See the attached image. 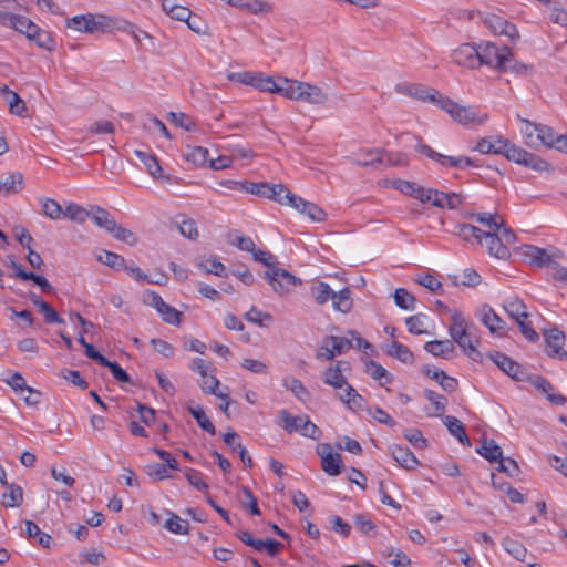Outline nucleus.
I'll use <instances>...</instances> for the list:
<instances>
[{
	"label": "nucleus",
	"instance_id": "nucleus-1",
	"mask_svg": "<svg viewBox=\"0 0 567 567\" xmlns=\"http://www.w3.org/2000/svg\"><path fill=\"white\" fill-rule=\"evenodd\" d=\"M66 28L84 33L107 32L115 27L112 18L103 14H79L66 19Z\"/></svg>",
	"mask_w": 567,
	"mask_h": 567
},
{
	"label": "nucleus",
	"instance_id": "nucleus-2",
	"mask_svg": "<svg viewBox=\"0 0 567 567\" xmlns=\"http://www.w3.org/2000/svg\"><path fill=\"white\" fill-rule=\"evenodd\" d=\"M480 66L487 65L501 72H507V63L511 62L512 51L507 47L498 48L496 44L486 42L478 45Z\"/></svg>",
	"mask_w": 567,
	"mask_h": 567
},
{
	"label": "nucleus",
	"instance_id": "nucleus-3",
	"mask_svg": "<svg viewBox=\"0 0 567 567\" xmlns=\"http://www.w3.org/2000/svg\"><path fill=\"white\" fill-rule=\"evenodd\" d=\"M439 107L444 110L455 122L462 125H481L488 118L487 114L480 115L473 107L460 105L447 96L441 100Z\"/></svg>",
	"mask_w": 567,
	"mask_h": 567
},
{
	"label": "nucleus",
	"instance_id": "nucleus-4",
	"mask_svg": "<svg viewBox=\"0 0 567 567\" xmlns=\"http://www.w3.org/2000/svg\"><path fill=\"white\" fill-rule=\"evenodd\" d=\"M240 190L275 200L280 205L287 203V196L290 194L289 188L284 184L271 183H245L240 184Z\"/></svg>",
	"mask_w": 567,
	"mask_h": 567
},
{
	"label": "nucleus",
	"instance_id": "nucleus-5",
	"mask_svg": "<svg viewBox=\"0 0 567 567\" xmlns=\"http://www.w3.org/2000/svg\"><path fill=\"white\" fill-rule=\"evenodd\" d=\"M264 277L271 286L272 290L279 296H285L295 287L301 285L300 278L296 277L288 270L279 268L278 266L266 269Z\"/></svg>",
	"mask_w": 567,
	"mask_h": 567
},
{
	"label": "nucleus",
	"instance_id": "nucleus-6",
	"mask_svg": "<svg viewBox=\"0 0 567 567\" xmlns=\"http://www.w3.org/2000/svg\"><path fill=\"white\" fill-rule=\"evenodd\" d=\"M395 92L399 94L411 96L424 103H432L440 106L443 95L435 89L425 86L420 83L401 82L395 84Z\"/></svg>",
	"mask_w": 567,
	"mask_h": 567
},
{
	"label": "nucleus",
	"instance_id": "nucleus-7",
	"mask_svg": "<svg viewBox=\"0 0 567 567\" xmlns=\"http://www.w3.org/2000/svg\"><path fill=\"white\" fill-rule=\"evenodd\" d=\"M144 303H148L153 307L166 323L173 326L181 324L183 313L166 303L162 297L153 290H144Z\"/></svg>",
	"mask_w": 567,
	"mask_h": 567
},
{
	"label": "nucleus",
	"instance_id": "nucleus-8",
	"mask_svg": "<svg viewBox=\"0 0 567 567\" xmlns=\"http://www.w3.org/2000/svg\"><path fill=\"white\" fill-rule=\"evenodd\" d=\"M415 150L426 157L439 162L444 167L463 168L465 166L474 165L473 159L467 156H447L434 151L426 144L419 143L416 144Z\"/></svg>",
	"mask_w": 567,
	"mask_h": 567
},
{
	"label": "nucleus",
	"instance_id": "nucleus-9",
	"mask_svg": "<svg viewBox=\"0 0 567 567\" xmlns=\"http://www.w3.org/2000/svg\"><path fill=\"white\" fill-rule=\"evenodd\" d=\"M285 206L295 208L299 213L308 216L312 221H323L327 217L324 210L317 204L307 202L291 192L287 196V203Z\"/></svg>",
	"mask_w": 567,
	"mask_h": 567
},
{
	"label": "nucleus",
	"instance_id": "nucleus-10",
	"mask_svg": "<svg viewBox=\"0 0 567 567\" xmlns=\"http://www.w3.org/2000/svg\"><path fill=\"white\" fill-rule=\"evenodd\" d=\"M317 453L321 457V467L330 476L341 473L342 460L339 453H334L329 443H320Z\"/></svg>",
	"mask_w": 567,
	"mask_h": 567
},
{
	"label": "nucleus",
	"instance_id": "nucleus-11",
	"mask_svg": "<svg viewBox=\"0 0 567 567\" xmlns=\"http://www.w3.org/2000/svg\"><path fill=\"white\" fill-rule=\"evenodd\" d=\"M478 56V45L470 43L462 44L452 52L453 62L468 69L480 68Z\"/></svg>",
	"mask_w": 567,
	"mask_h": 567
},
{
	"label": "nucleus",
	"instance_id": "nucleus-12",
	"mask_svg": "<svg viewBox=\"0 0 567 567\" xmlns=\"http://www.w3.org/2000/svg\"><path fill=\"white\" fill-rule=\"evenodd\" d=\"M484 23L495 34L506 35L512 40L519 37L518 30L513 23L496 14H487Z\"/></svg>",
	"mask_w": 567,
	"mask_h": 567
},
{
	"label": "nucleus",
	"instance_id": "nucleus-13",
	"mask_svg": "<svg viewBox=\"0 0 567 567\" xmlns=\"http://www.w3.org/2000/svg\"><path fill=\"white\" fill-rule=\"evenodd\" d=\"M488 357L507 375L515 380H522L523 368L519 363L498 351L489 353Z\"/></svg>",
	"mask_w": 567,
	"mask_h": 567
},
{
	"label": "nucleus",
	"instance_id": "nucleus-14",
	"mask_svg": "<svg viewBox=\"0 0 567 567\" xmlns=\"http://www.w3.org/2000/svg\"><path fill=\"white\" fill-rule=\"evenodd\" d=\"M480 321L486 326L492 334H504L505 321L487 305L480 310Z\"/></svg>",
	"mask_w": 567,
	"mask_h": 567
},
{
	"label": "nucleus",
	"instance_id": "nucleus-15",
	"mask_svg": "<svg viewBox=\"0 0 567 567\" xmlns=\"http://www.w3.org/2000/svg\"><path fill=\"white\" fill-rule=\"evenodd\" d=\"M545 341L547 344L546 352L549 357H558L561 359V353L565 351L561 350L565 343V333L560 331L558 328H551L544 331Z\"/></svg>",
	"mask_w": 567,
	"mask_h": 567
},
{
	"label": "nucleus",
	"instance_id": "nucleus-16",
	"mask_svg": "<svg viewBox=\"0 0 567 567\" xmlns=\"http://www.w3.org/2000/svg\"><path fill=\"white\" fill-rule=\"evenodd\" d=\"M383 151L380 148H371L355 153L350 159L353 164L362 167H377L383 164Z\"/></svg>",
	"mask_w": 567,
	"mask_h": 567
},
{
	"label": "nucleus",
	"instance_id": "nucleus-17",
	"mask_svg": "<svg viewBox=\"0 0 567 567\" xmlns=\"http://www.w3.org/2000/svg\"><path fill=\"white\" fill-rule=\"evenodd\" d=\"M483 241L485 243L489 255L498 258L506 259L509 257L508 248L498 238L497 231H484Z\"/></svg>",
	"mask_w": 567,
	"mask_h": 567
},
{
	"label": "nucleus",
	"instance_id": "nucleus-18",
	"mask_svg": "<svg viewBox=\"0 0 567 567\" xmlns=\"http://www.w3.org/2000/svg\"><path fill=\"white\" fill-rule=\"evenodd\" d=\"M172 225L178 229L182 236L190 240H196L199 236L195 220L187 215H176L172 220Z\"/></svg>",
	"mask_w": 567,
	"mask_h": 567
},
{
	"label": "nucleus",
	"instance_id": "nucleus-19",
	"mask_svg": "<svg viewBox=\"0 0 567 567\" xmlns=\"http://www.w3.org/2000/svg\"><path fill=\"white\" fill-rule=\"evenodd\" d=\"M23 188V176L19 172L8 173L0 179V195L18 194Z\"/></svg>",
	"mask_w": 567,
	"mask_h": 567
},
{
	"label": "nucleus",
	"instance_id": "nucleus-20",
	"mask_svg": "<svg viewBox=\"0 0 567 567\" xmlns=\"http://www.w3.org/2000/svg\"><path fill=\"white\" fill-rule=\"evenodd\" d=\"M505 146H507V140L502 136L483 137L477 142L475 150L482 154L503 155Z\"/></svg>",
	"mask_w": 567,
	"mask_h": 567
},
{
	"label": "nucleus",
	"instance_id": "nucleus-21",
	"mask_svg": "<svg viewBox=\"0 0 567 567\" xmlns=\"http://www.w3.org/2000/svg\"><path fill=\"white\" fill-rule=\"evenodd\" d=\"M390 452L392 457L405 470H414L420 464L419 460L408 447L392 445Z\"/></svg>",
	"mask_w": 567,
	"mask_h": 567
},
{
	"label": "nucleus",
	"instance_id": "nucleus-22",
	"mask_svg": "<svg viewBox=\"0 0 567 567\" xmlns=\"http://www.w3.org/2000/svg\"><path fill=\"white\" fill-rule=\"evenodd\" d=\"M89 218H91L97 227L103 228L109 234L114 230V227L117 224L114 217L106 209L100 206L91 207Z\"/></svg>",
	"mask_w": 567,
	"mask_h": 567
},
{
	"label": "nucleus",
	"instance_id": "nucleus-23",
	"mask_svg": "<svg viewBox=\"0 0 567 567\" xmlns=\"http://www.w3.org/2000/svg\"><path fill=\"white\" fill-rule=\"evenodd\" d=\"M524 256L529 260L532 265L537 267H545L556 264L545 249L532 245H526L524 247Z\"/></svg>",
	"mask_w": 567,
	"mask_h": 567
},
{
	"label": "nucleus",
	"instance_id": "nucleus-24",
	"mask_svg": "<svg viewBox=\"0 0 567 567\" xmlns=\"http://www.w3.org/2000/svg\"><path fill=\"white\" fill-rule=\"evenodd\" d=\"M343 361H338L336 364L330 365L322 372V381L323 383L334 388L342 389L344 384H347V379L342 374L341 364Z\"/></svg>",
	"mask_w": 567,
	"mask_h": 567
},
{
	"label": "nucleus",
	"instance_id": "nucleus-25",
	"mask_svg": "<svg viewBox=\"0 0 567 567\" xmlns=\"http://www.w3.org/2000/svg\"><path fill=\"white\" fill-rule=\"evenodd\" d=\"M303 83L305 82L298 80L282 78L280 79L279 90L277 94H280L289 100L301 101Z\"/></svg>",
	"mask_w": 567,
	"mask_h": 567
},
{
	"label": "nucleus",
	"instance_id": "nucleus-26",
	"mask_svg": "<svg viewBox=\"0 0 567 567\" xmlns=\"http://www.w3.org/2000/svg\"><path fill=\"white\" fill-rule=\"evenodd\" d=\"M530 383L542 393L547 395L548 401L553 404H564L567 399L561 394H553L550 391L554 389L553 384L542 375H535L529 379Z\"/></svg>",
	"mask_w": 567,
	"mask_h": 567
},
{
	"label": "nucleus",
	"instance_id": "nucleus-27",
	"mask_svg": "<svg viewBox=\"0 0 567 567\" xmlns=\"http://www.w3.org/2000/svg\"><path fill=\"white\" fill-rule=\"evenodd\" d=\"M443 423L451 435L456 437L463 445L471 446V441L465 432L464 425L457 417L446 415L443 417Z\"/></svg>",
	"mask_w": 567,
	"mask_h": 567
},
{
	"label": "nucleus",
	"instance_id": "nucleus-28",
	"mask_svg": "<svg viewBox=\"0 0 567 567\" xmlns=\"http://www.w3.org/2000/svg\"><path fill=\"white\" fill-rule=\"evenodd\" d=\"M163 10L174 20L185 22L192 18V11L185 6L177 4L175 0H161Z\"/></svg>",
	"mask_w": 567,
	"mask_h": 567
},
{
	"label": "nucleus",
	"instance_id": "nucleus-29",
	"mask_svg": "<svg viewBox=\"0 0 567 567\" xmlns=\"http://www.w3.org/2000/svg\"><path fill=\"white\" fill-rule=\"evenodd\" d=\"M424 349L434 357L446 359L454 351V344L451 340H432L424 344Z\"/></svg>",
	"mask_w": 567,
	"mask_h": 567
},
{
	"label": "nucleus",
	"instance_id": "nucleus-30",
	"mask_svg": "<svg viewBox=\"0 0 567 567\" xmlns=\"http://www.w3.org/2000/svg\"><path fill=\"white\" fill-rule=\"evenodd\" d=\"M327 100L328 95L321 90V87L307 82L303 83L301 102L309 104H323Z\"/></svg>",
	"mask_w": 567,
	"mask_h": 567
},
{
	"label": "nucleus",
	"instance_id": "nucleus-31",
	"mask_svg": "<svg viewBox=\"0 0 567 567\" xmlns=\"http://www.w3.org/2000/svg\"><path fill=\"white\" fill-rule=\"evenodd\" d=\"M503 308L506 311V313L516 322H518V320L522 321L529 317L526 305L523 302V300L518 298L508 299L504 303Z\"/></svg>",
	"mask_w": 567,
	"mask_h": 567
},
{
	"label": "nucleus",
	"instance_id": "nucleus-32",
	"mask_svg": "<svg viewBox=\"0 0 567 567\" xmlns=\"http://www.w3.org/2000/svg\"><path fill=\"white\" fill-rule=\"evenodd\" d=\"M332 307L334 310L340 311L342 313H348L351 311L353 301L351 298V291L349 288H343L338 292L333 291L332 296Z\"/></svg>",
	"mask_w": 567,
	"mask_h": 567
},
{
	"label": "nucleus",
	"instance_id": "nucleus-33",
	"mask_svg": "<svg viewBox=\"0 0 567 567\" xmlns=\"http://www.w3.org/2000/svg\"><path fill=\"white\" fill-rule=\"evenodd\" d=\"M476 452L491 463L503 457L502 447L494 440H484L481 446L476 449Z\"/></svg>",
	"mask_w": 567,
	"mask_h": 567
},
{
	"label": "nucleus",
	"instance_id": "nucleus-34",
	"mask_svg": "<svg viewBox=\"0 0 567 567\" xmlns=\"http://www.w3.org/2000/svg\"><path fill=\"white\" fill-rule=\"evenodd\" d=\"M386 353L403 363H413L414 361L413 352L406 346L395 340L388 344Z\"/></svg>",
	"mask_w": 567,
	"mask_h": 567
},
{
	"label": "nucleus",
	"instance_id": "nucleus-35",
	"mask_svg": "<svg viewBox=\"0 0 567 567\" xmlns=\"http://www.w3.org/2000/svg\"><path fill=\"white\" fill-rule=\"evenodd\" d=\"M280 421H278V425L281 426L287 433L291 434L295 432H299L302 425L303 415H291L288 411L281 410L279 411Z\"/></svg>",
	"mask_w": 567,
	"mask_h": 567
},
{
	"label": "nucleus",
	"instance_id": "nucleus-36",
	"mask_svg": "<svg viewBox=\"0 0 567 567\" xmlns=\"http://www.w3.org/2000/svg\"><path fill=\"white\" fill-rule=\"evenodd\" d=\"M38 27L39 25L32 22L29 18L21 14L14 16L11 25L16 31L24 34L28 40H31V38L34 37V32H37Z\"/></svg>",
	"mask_w": 567,
	"mask_h": 567
},
{
	"label": "nucleus",
	"instance_id": "nucleus-37",
	"mask_svg": "<svg viewBox=\"0 0 567 567\" xmlns=\"http://www.w3.org/2000/svg\"><path fill=\"white\" fill-rule=\"evenodd\" d=\"M449 332L453 341L456 339H462V336H465L468 332L467 323L462 313L454 312L452 315Z\"/></svg>",
	"mask_w": 567,
	"mask_h": 567
},
{
	"label": "nucleus",
	"instance_id": "nucleus-38",
	"mask_svg": "<svg viewBox=\"0 0 567 567\" xmlns=\"http://www.w3.org/2000/svg\"><path fill=\"white\" fill-rule=\"evenodd\" d=\"M25 534L29 538H37L38 544L44 548H49L51 546L52 537L42 532L39 526L31 520H25Z\"/></svg>",
	"mask_w": 567,
	"mask_h": 567
},
{
	"label": "nucleus",
	"instance_id": "nucleus-39",
	"mask_svg": "<svg viewBox=\"0 0 567 567\" xmlns=\"http://www.w3.org/2000/svg\"><path fill=\"white\" fill-rule=\"evenodd\" d=\"M279 84L272 76L255 73L252 86L262 92L278 93Z\"/></svg>",
	"mask_w": 567,
	"mask_h": 567
},
{
	"label": "nucleus",
	"instance_id": "nucleus-40",
	"mask_svg": "<svg viewBox=\"0 0 567 567\" xmlns=\"http://www.w3.org/2000/svg\"><path fill=\"white\" fill-rule=\"evenodd\" d=\"M456 235L463 240H475L478 244H483L484 230L470 224H462L457 227Z\"/></svg>",
	"mask_w": 567,
	"mask_h": 567
},
{
	"label": "nucleus",
	"instance_id": "nucleus-41",
	"mask_svg": "<svg viewBox=\"0 0 567 567\" xmlns=\"http://www.w3.org/2000/svg\"><path fill=\"white\" fill-rule=\"evenodd\" d=\"M96 260L114 270H121L124 267V258L118 254L107 250H100L96 254Z\"/></svg>",
	"mask_w": 567,
	"mask_h": 567
},
{
	"label": "nucleus",
	"instance_id": "nucleus-42",
	"mask_svg": "<svg viewBox=\"0 0 567 567\" xmlns=\"http://www.w3.org/2000/svg\"><path fill=\"white\" fill-rule=\"evenodd\" d=\"M311 296L318 305H324L328 300L332 299L333 290L326 282H318L310 289Z\"/></svg>",
	"mask_w": 567,
	"mask_h": 567
},
{
	"label": "nucleus",
	"instance_id": "nucleus-43",
	"mask_svg": "<svg viewBox=\"0 0 567 567\" xmlns=\"http://www.w3.org/2000/svg\"><path fill=\"white\" fill-rule=\"evenodd\" d=\"M394 303L403 310H413L415 308V298L404 288H398L393 295Z\"/></svg>",
	"mask_w": 567,
	"mask_h": 567
},
{
	"label": "nucleus",
	"instance_id": "nucleus-44",
	"mask_svg": "<svg viewBox=\"0 0 567 567\" xmlns=\"http://www.w3.org/2000/svg\"><path fill=\"white\" fill-rule=\"evenodd\" d=\"M367 372L374 380L381 381L382 379H384V382H380V385L391 383L393 380L392 375L389 373V371L385 368H383L381 364H379L372 360L367 362Z\"/></svg>",
	"mask_w": 567,
	"mask_h": 567
},
{
	"label": "nucleus",
	"instance_id": "nucleus-45",
	"mask_svg": "<svg viewBox=\"0 0 567 567\" xmlns=\"http://www.w3.org/2000/svg\"><path fill=\"white\" fill-rule=\"evenodd\" d=\"M502 545L505 548V550L509 553L513 557H515L517 560L523 561L526 558L527 549L519 542L511 537H505L502 540Z\"/></svg>",
	"mask_w": 567,
	"mask_h": 567
},
{
	"label": "nucleus",
	"instance_id": "nucleus-46",
	"mask_svg": "<svg viewBox=\"0 0 567 567\" xmlns=\"http://www.w3.org/2000/svg\"><path fill=\"white\" fill-rule=\"evenodd\" d=\"M63 216L68 217L72 221L83 224L90 217V210L78 204L71 203L65 207Z\"/></svg>",
	"mask_w": 567,
	"mask_h": 567
},
{
	"label": "nucleus",
	"instance_id": "nucleus-47",
	"mask_svg": "<svg viewBox=\"0 0 567 567\" xmlns=\"http://www.w3.org/2000/svg\"><path fill=\"white\" fill-rule=\"evenodd\" d=\"M188 411L203 430L207 431L212 435L216 433L214 424L210 422V420L208 419V416L200 406H189Z\"/></svg>",
	"mask_w": 567,
	"mask_h": 567
},
{
	"label": "nucleus",
	"instance_id": "nucleus-48",
	"mask_svg": "<svg viewBox=\"0 0 567 567\" xmlns=\"http://www.w3.org/2000/svg\"><path fill=\"white\" fill-rule=\"evenodd\" d=\"M9 492L2 495L3 504L8 507H17L22 503L23 492L19 485H8Z\"/></svg>",
	"mask_w": 567,
	"mask_h": 567
},
{
	"label": "nucleus",
	"instance_id": "nucleus-49",
	"mask_svg": "<svg viewBox=\"0 0 567 567\" xmlns=\"http://www.w3.org/2000/svg\"><path fill=\"white\" fill-rule=\"evenodd\" d=\"M284 385L287 390L291 391L301 402H306L309 398V391L306 389L302 382L296 378L285 380Z\"/></svg>",
	"mask_w": 567,
	"mask_h": 567
},
{
	"label": "nucleus",
	"instance_id": "nucleus-50",
	"mask_svg": "<svg viewBox=\"0 0 567 567\" xmlns=\"http://www.w3.org/2000/svg\"><path fill=\"white\" fill-rule=\"evenodd\" d=\"M355 527L367 536H374L377 534V525L370 519L368 515L358 514L353 517Z\"/></svg>",
	"mask_w": 567,
	"mask_h": 567
},
{
	"label": "nucleus",
	"instance_id": "nucleus-51",
	"mask_svg": "<svg viewBox=\"0 0 567 567\" xmlns=\"http://www.w3.org/2000/svg\"><path fill=\"white\" fill-rule=\"evenodd\" d=\"M169 518L166 519L164 526L171 533L186 535L188 534V522L183 520L179 516L169 513Z\"/></svg>",
	"mask_w": 567,
	"mask_h": 567
},
{
	"label": "nucleus",
	"instance_id": "nucleus-52",
	"mask_svg": "<svg viewBox=\"0 0 567 567\" xmlns=\"http://www.w3.org/2000/svg\"><path fill=\"white\" fill-rule=\"evenodd\" d=\"M197 266L206 274H214L219 277H223L225 272V266L215 257L203 259L197 264Z\"/></svg>",
	"mask_w": 567,
	"mask_h": 567
},
{
	"label": "nucleus",
	"instance_id": "nucleus-53",
	"mask_svg": "<svg viewBox=\"0 0 567 567\" xmlns=\"http://www.w3.org/2000/svg\"><path fill=\"white\" fill-rule=\"evenodd\" d=\"M527 151L520 148L507 140V146H505L503 155L508 159L517 164H523L526 161Z\"/></svg>",
	"mask_w": 567,
	"mask_h": 567
},
{
	"label": "nucleus",
	"instance_id": "nucleus-54",
	"mask_svg": "<svg viewBox=\"0 0 567 567\" xmlns=\"http://www.w3.org/2000/svg\"><path fill=\"white\" fill-rule=\"evenodd\" d=\"M43 214L50 219L58 220L63 216L64 209L52 198H45L42 203Z\"/></svg>",
	"mask_w": 567,
	"mask_h": 567
},
{
	"label": "nucleus",
	"instance_id": "nucleus-55",
	"mask_svg": "<svg viewBox=\"0 0 567 567\" xmlns=\"http://www.w3.org/2000/svg\"><path fill=\"white\" fill-rule=\"evenodd\" d=\"M111 235L113 236V238L131 246L137 244L138 241V237L136 234L118 224L115 225L114 230L111 233Z\"/></svg>",
	"mask_w": 567,
	"mask_h": 567
},
{
	"label": "nucleus",
	"instance_id": "nucleus-56",
	"mask_svg": "<svg viewBox=\"0 0 567 567\" xmlns=\"http://www.w3.org/2000/svg\"><path fill=\"white\" fill-rule=\"evenodd\" d=\"M32 42H34L39 48L51 51L54 49V41L49 31H45L38 27L37 32H34V37L31 38Z\"/></svg>",
	"mask_w": 567,
	"mask_h": 567
},
{
	"label": "nucleus",
	"instance_id": "nucleus-57",
	"mask_svg": "<svg viewBox=\"0 0 567 567\" xmlns=\"http://www.w3.org/2000/svg\"><path fill=\"white\" fill-rule=\"evenodd\" d=\"M474 217L478 223L485 225L488 228L487 231H498V230H501V227L503 226V220L502 219L498 220L497 215H493L489 213H480V214L475 215Z\"/></svg>",
	"mask_w": 567,
	"mask_h": 567
},
{
	"label": "nucleus",
	"instance_id": "nucleus-58",
	"mask_svg": "<svg viewBox=\"0 0 567 567\" xmlns=\"http://www.w3.org/2000/svg\"><path fill=\"white\" fill-rule=\"evenodd\" d=\"M425 315L417 313L405 319L408 330L412 334H424L426 329L424 328Z\"/></svg>",
	"mask_w": 567,
	"mask_h": 567
},
{
	"label": "nucleus",
	"instance_id": "nucleus-59",
	"mask_svg": "<svg viewBox=\"0 0 567 567\" xmlns=\"http://www.w3.org/2000/svg\"><path fill=\"white\" fill-rule=\"evenodd\" d=\"M327 341L331 343L336 355H341L352 348V340L346 337L328 336Z\"/></svg>",
	"mask_w": 567,
	"mask_h": 567
},
{
	"label": "nucleus",
	"instance_id": "nucleus-60",
	"mask_svg": "<svg viewBox=\"0 0 567 567\" xmlns=\"http://www.w3.org/2000/svg\"><path fill=\"white\" fill-rule=\"evenodd\" d=\"M555 141L554 131L549 126L540 124L538 133L536 134V147L538 145L555 147Z\"/></svg>",
	"mask_w": 567,
	"mask_h": 567
},
{
	"label": "nucleus",
	"instance_id": "nucleus-61",
	"mask_svg": "<svg viewBox=\"0 0 567 567\" xmlns=\"http://www.w3.org/2000/svg\"><path fill=\"white\" fill-rule=\"evenodd\" d=\"M456 342L472 360L477 361L481 353L476 349V344L472 341L470 333L462 336V339H456Z\"/></svg>",
	"mask_w": 567,
	"mask_h": 567
},
{
	"label": "nucleus",
	"instance_id": "nucleus-62",
	"mask_svg": "<svg viewBox=\"0 0 567 567\" xmlns=\"http://www.w3.org/2000/svg\"><path fill=\"white\" fill-rule=\"evenodd\" d=\"M168 116H169L171 122L174 125H176L178 127H182V128H184L187 132H192L196 127V124L193 121V118L189 117L185 113H174V112H171Z\"/></svg>",
	"mask_w": 567,
	"mask_h": 567
},
{
	"label": "nucleus",
	"instance_id": "nucleus-63",
	"mask_svg": "<svg viewBox=\"0 0 567 567\" xmlns=\"http://www.w3.org/2000/svg\"><path fill=\"white\" fill-rule=\"evenodd\" d=\"M208 150L202 146H195L185 155L187 162L202 166L207 162Z\"/></svg>",
	"mask_w": 567,
	"mask_h": 567
},
{
	"label": "nucleus",
	"instance_id": "nucleus-64",
	"mask_svg": "<svg viewBox=\"0 0 567 567\" xmlns=\"http://www.w3.org/2000/svg\"><path fill=\"white\" fill-rule=\"evenodd\" d=\"M392 185L395 189H398L402 194L408 195L413 198H415V195L421 186L414 182H410V181H405V179H401V178L393 181Z\"/></svg>",
	"mask_w": 567,
	"mask_h": 567
}]
</instances>
